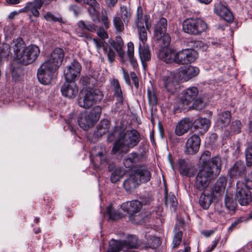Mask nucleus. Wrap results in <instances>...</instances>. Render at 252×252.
I'll use <instances>...</instances> for the list:
<instances>
[{"mask_svg": "<svg viewBox=\"0 0 252 252\" xmlns=\"http://www.w3.org/2000/svg\"><path fill=\"white\" fill-rule=\"evenodd\" d=\"M64 56V51L60 48H55L51 53L37 71V78L41 84L46 85L51 83L55 71L63 62Z\"/></svg>", "mask_w": 252, "mask_h": 252, "instance_id": "obj_1", "label": "nucleus"}, {"mask_svg": "<svg viewBox=\"0 0 252 252\" xmlns=\"http://www.w3.org/2000/svg\"><path fill=\"white\" fill-rule=\"evenodd\" d=\"M212 166H203L196 177L195 188L198 190L204 191L212 180L220 174L221 168V160L219 156H215L212 161Z\"/></svg>", "mask_w": 252, "mask_h": 252, "instance_id": "obj_2", "label": "nucleus"}, {"mask_svg": "<svg viewBox=\"0 0 252 252\" xmlns=\"http://www.w3.org/2000/svg\"><path fill=\"white\" fill-rule=\"evenodd\" d=\"M140 140V135L134 129L126 130L124 133L122 132V136L114 143L112 150L113 153H126L129 148L136 146Z\"/></svg>", "mask_w": 252, "mask_h": 252, "instance_id": "obj_3", "label": "nucleus"}, {"mask_svg": "<svg viewBox=\"0 0 252 252\" xmlns=\"http://www.w3.org/2000/svg\"><path fill=\"white\" fill-rule=\"evenodd\" d=\"M103 97L102 93L97 89H86L80 94L78 104L80 107L88 109L94 104L100 102Z\"/></svg>", "mask_w": 252, "mask_h": 252, "instance_id": "obj_4", "label": "nucleus"}, {"mask_svg": "<svg viewBox=\"0 0 252 252\" xmlns=\"http://www.w3.org/2000/svg\"><path fill=\"white\" fill-rule=\"evenodd\" d=\"M101 112V108L96 106L90 112L85 111L82 113L78 118L79 126L85 130H88L99 120Z\"/></svg>", "mask_w": 252, "mask_h": 252, "instance_id": "obj_5", "label": "nucleus"}, {"mask_svg": "<svg viewBox=\"0 0 252 252\" xmlns=\"http://www.w3.org/2000/svg\"><path fill=\"white\" fill-rule=\"evenodd\" d=\"M13 51V58L18 63L24 65L32 63L25 48V44L21 38L14 39L11 43Z\"/></svg>", "mask_w": 252, "mask_h": 252, "instance_id": "obj_6", "label": "nucleus"}, {"mask_svg": "<svg viewBox=\"0 0 252 252\" xmlns=\"http://www.w3.org/2000/svg\"><path fill=\"white\" fill-rule=\"evenodd\" d=\"M167 25V20L161 18L155 25L154 29V36L163 47H167L171 41L170 36L166 32Z\"/></svg>", "mask_w": 252, "mask_h": 252, "instance_id": "obj_7", "label": "nucleus"}, {"mask_svg": "<svg viewBox=\"0 0 252 252\" xmlns=\"http://www.w3.org/2000/svg\"><path fill=\"white\" fill-rule=\"evenodd\" d=\"M207 28V24L200 19H188L184 21L183 24V31L190 34H199Z\"/></svg>", "mask_w": 252, "mask_h": 252, "instance_id": "obj_8", "label": "nucleus"}, {"mask_svg": "<svg viewBox=\"0 0 252 252\" xmlns=\"http://www.w3.org/2000/svg\"><path fill=\"white\" fill-rule=\"evenodd\" d=\"M137 16L136 24L138 29L139 39L144 44L147 39L146 30H148L151 27V23L149 22L150 17L147 15L143 16L142 14L140 15L138 12Z\"/></svg>", "mask_w": 252, "mask_h": 252, "instance_id": "obj_9", "label": "nucleus"}, {"mask_svg": "<svg viewBox=\"0 0 252 252\" xmlns=\"http://www.w3.org/2000/svg\"><path fill=\"white\" fill-rule=\"evenodd\" d=\"M235 200L241 205H247L252 200V193L244 185L243 182L239 181L236 184Z\"/></svg>", "mask_w": 252, "mask_h": 252, "instance_id": "obj_10", "label": "nucleus"}, {"mask_svg": "<svg viewBox=\"0 0 252 252\" xmlns=\"http://www.w3.org/2000/svg\"><path fill=\"white\" fill-rule=\"evenodd\" d=\"M197 57L194 50L185 49L176 52L175 63L179 65L188 64L194 62Z\"/></svg>", "mask_w": 252, "mask_h": 252, "instance_id": "obj_11", "label": "nucleus"}, {"mask_svg": "<svg viewBox=\"0 0 252 252\" xmlns=\"http://www.w3.org/2000/svg\"><path fill=\"white\" fill-rule=\"evenodd\" d=\"M199 73V69L192 65L180 67L177 75L179 81H188L191 78L197 76Z\"/></svg>", "mask_w": 252, "mask_h": 252, "instance_id": "obj_12", "label": "nucleus"}, {"mask_svg": "<svg viewBox=\"0 0 252 252\" xmlns=\"http://www.w3.org/2000/svg\"><path fill=\"white\" fill-rule=\"evenodd\" d=\"M228 175L232 180L245 178L247 170L245 163L241 160L236 161L229 169Z\"/></svg>", "mask_w": 252, "mask_h": 252, "instance_id": "obj_13", "label": "nucleus"}, {"mask_svg": "<svg viewBox=\"0 0 252 252\" xmlns=\"http://www.w3.org/2000/svg\"><path fill=\"white\" fill-rule=\"evenodd\" d=\"M81 66L76 61H74L64 70V75L66 81H73L80 74Z\"/></svg>", "mask_w": 252, "mask_h": 252, "instance_id": "obj_14", "label": "nucleus"}, {"mask_svg": "<svg viewBox=\"0 0 252 252\" xmlns=\"http://www.w3.org/2000/svg\"><path fill=\"white\" fill-rule=\"evenodd\" d=\"M200 145V139L196 134H193L188 138L186 145L185 152L188 155H193L198 152Z\"/></svg>", "mask_w": 252, "mask_h": 252, "instance_id": "obj_15", "label": "nucleus"}, {"mask_svg": "<svg viewBox=\"0 0 252 252\" xmlns=\"http://www.w3.org/2000/svg\"><path fill=\"white\" fill-rule=\"evenodd\" d=\"M177 164L179 172L182 176L190 177L194 175L195 171L194 166L188 160L180 159Z\"/></svg>", "mask_w": 252, "mask_h": 252, "instance_id": "obj_16", "label": "nucleus"}, {"mask_svg": "<svg viewBox=\"0 0 252 252\" xmlns=\"http://www.w3.org/2000/svg\"><path fill=\"white\" fill-rule=\"evenodd\" d=\"M226 180L224 177H220L212 189L210 195L214 199H218L225 191Z\"/></svg>", "mask_w": 252, "mask_h": 252, "instance_id": "obj_17", "label": "nucleus"}, {"mask_svg": "<svg viewBox=\"0 0 252 252\" xmlns=\"http://www.w3.org/2000/svg\"><path fill=\"white\" fill-rule=\"evenodd\" d=\"M198 91L196 87H190L184 90L180 97L183 104L189 105L198 96Z\"/></svg>", "mask_w": 252, "mask_h": 252, "instance_id": "obj_18", "label": "nucleus"}, {"mask_svg": "<svg viewBox=\"0 0 252 252\" xmlns=\"http://www.w3.org/2000/svg\"><path fill=\"white\" fill-rule=\"evenodd\" d=\"M84 4L89 5L88 11L94 22L99 21V4L96 0H84Z\"/></svg>", "mask_w": 252, "mask_h": 252, "instance_id": "obj_19", "label": "nucleus"}, {"mask_svg": "<svg viewBox=\"0 0 252 252\" xmlns=\"http://www.w3.org/2000/svg\"><path fill=\"white\" fill-rule=\"evenodd\" d=\"M63 95L69 98H74L78 93V87L73 81H66L61 87Z\"/></svg>", "mask_w": 252, "mask_h": 252, "instance_id": "obj_20", "label": "nucleus"}, {"mask_svg": "<svg viewBox=\"0 0 252 252\" xmlns=\"http://www.w3.org/2000/svg\"><path fill=\"white\" fill-rule=\"evenodd\" d=\"M122 209L130 215V218L140 212L142 208V204L137 200L126 201L121 205Z\"/></svg>", "mask_w": 252, "mask_h": 252, "instance_id": "obj_21", "label": "nucleus"}, {"mask_svg": "<svg viewBox=\"0 0 252 252\" xmlns=\"http://www.w3.org/2000/svg\"><path fill=\"white\" fill-rule=\"evenodd\" d=\"M178 80L177 74L175 75L174 73H170L162 77L160 84L167 91L173 93L175 89V86Z\"/></svg>", "mask_w": 252, "mask_h": 252, "instance_id": "obj_22", "label": "nucleus"}, {"mask_svg": "<svg viewBox=\"0 0 252 252\" xmlns=\"http://www.w3.org/2000/svg\"><path fill=\"white\" fill-rule=\"evenodd\" d=\"M193 125L192 120L186 118L179 122L176 126L175 132L178 136H182L187 133Z\"/></svg>", "mask_w": 252, "mask_h": 252, "instance_id": "obj_23", "label": "nucleus"}, {"mask_svg": "<svg viewBox=\"0 0 252 252\" xmlns=\"http://www.w3.org/2000/svg\"><path fill=\"white\" fill-rule=\"evenodd\" d=\"M132 171L136 177H138L140 184L148 182L151 179V173L145 166L135 167Z\"/></svg>", "mask_w": 252, "mask_h": 252, "instance_id": "obj_24", "label": "nucleus"}, {"mask_svg": "<svg viewBox=\"0 0 252 252\" xmlns=\"http://www.w3.org/2000/svg\"><path fill=\"white\" fill-rule=\"evenodd\" d=\"M215 12L225 21L230 22L233 20V16L229 9L220 3L216 4L214 8Z\"/></svg>", "mask_w": 252, "mask_h": 252, "instance_id": "obj_25", "label": "nucleus"}, {"mask_svg": "<svg viewBox=\"0 0 252 252\" xmlns=\"http://www.w3.org/2000/svg\"><path fill=\"white\" fill-rule=\"evenodd\" d=\"M93 42L97 50L101 47L103 48L104 52L106 54L108 60L112 63L115 59V52L114 50L105 42L103 39H93Z\"/></svg>", "mask_w": 252, "mask_h": 252, "instance_id": "obj_26", "label": "nucleus"}, {"mask_svg": "<svg viewBox=\"0 0 252 252\" xmlns=\"http://www.w3.org/2000/svg\"><path fill=\"white\" fill-rule=\"evenodd\" d=\"M43 4L41 0H34L32 2H28L22 11L26 13L31 12L33 16L38 17L39 15L38 10L40 9Z\"/></svg>", "mask_w": 252, "mask_h": 252, "instance_id": "obj_27", "label": "nucleus"}, {"mask_svg": "<svg viewBox=\"0 0 252 252\" xmlns=\"http://www.w3.org/2000/svg\"><path fill=\"white\" fill-rule=\"evenodd\" d=\"M140 184V180L138 177H136L135 174L133 173V171L128 177L123 182L124 188L127 191H131L136 188Z\"/></svg>", "mask_w": 252, "mask_h": 252, "instance_id": "obj_28", "label": "nucleus"}, {"mask_svg": "<svg viewBox=\"0 0 252 252\" xmlns=\"http://www.w3.org/2000/svg\"><path fill=\"white\" fill-rule=\"evenodd\" d=\"M176 51L171 49H163L158 54V58L167 63H175Z\"/></svg>", "mask_w": 252, "mask_h": 252, "instance_id": "obj_29", "label": "nucleus"}, {"mask_svg": "<svg viewBox=\"0 0 252 252\" xmlns=\"http://www.w3.org/2000/svg\"><path fill=\"white\" fill-rule=\"evenodd\" d=\"M231 119L230 112L228 111H225L218 114L216 124L219 126L222 127L229 124Z\"/></svg>", "mask_w": 252, "mask_h": 252, "instance_id": "obj_30", "label": "nucleus"}, {"mask_svg": "<svg viewBox=\"0 0 252 252\" xmlns=\"http://www.w3.org/2000/svg\"><path fill=\"white\" fill-rule=\"evenodd\" d=\"M195 128L199 129L200 133L206 132L210 126V121L207 118H200L194 122Z\"/></svg>", "mask_w": 252, "mask_h": 252, "instance_id": "obj_31", "label": "nucleus"}, {"mask_svg": "<svg viewBox=\"0 0 252 252\" xmlns=\"http://www.w3.org/2000/svg\"><path fill=\"white\" fill-rule=\"evenodd\" d=\"M108 170L111 171L110 180L112 183H115L118 182L126 173V170L122 168H117L113 169V166L109 165Z\"/></svg>", "mask_w": 252, "mask_h": 252, "instance_id": "obj_32", "label": "nucleus"}, {"mask_svg": "<svg viewBox=\"0 0 252 252\" xmlns=\"http://www.w3.org/2000/svg\"><path fill=\"white\" fill-rule=\"evenodd\" d=\"M116 241V240H115ZM117 242L122 243L120 250H123L124 252L125 247H127L130 248H136L139 245L137 238L135 236H130L127 238V241H117Z\"/></svg>", "mask_w": 252, "mask_h": 252, "instance_id": "obj_33", "label": "nucleus"}, {"mask_svg": "<svg viewBox=\"0 0 252 252\" xmlns=\"http://www.w3.org/2000/svg\"><path fill=\"white\" fill-rule=\"evenodd\" d=\"M138 156L136 153H131L125 158L124 165L126 168L128 169H133L134 164L138 161Z\"/></svg>", "mask_w": 252, "mask_h": 252, "instance_id": "obj_34", "label": "nucleus"}, {"mask_svg": "<svg viewBox=\"0 0 252 252\" xmlns=\"http://www.w3.org/2000/svg\"><path fill=\"white\" fill-rule=\"evenodd\" d=\"M165 204L166 206L169 207L171 210L175 211L177 205V200L175 195L170 192L166 193L165 195Z\"/></svg>", "mask_w": 252, "mask_h": 252, "instance_id": "obj_35", "label": "nucleus"}, {"mask_svg": "<svg viewBox=\"0 0 252 252\" xmlns=\"http://www.w3.org/2000/svg\"><path fill=\"white\" fill-rule=\"evenodd\" d=\"M145 237L147 239V247L153 249H156L160 245V240L159 237L155 236H150L146 234Z\"/></svg>", "mask_w": 252, "mask_h": 252, "instance_id": "obj_36", "label": "nucleus"}, {"mask_svg": "<svg viewBox=\"0 0 252 252\" xmlns=\"http://www.w3.org/2000/svg\"><path fill=\"white\" fill-rule=\"evenodd\" d=\"M25 48L29 55L32 63L39 55L40 50L37 46L34 45L25 46Z\"/></svg>", "mask_w": 252, "mask_h": 252, "instance_id": "obj_37", "label": "nucleus"}, {"mask_svg": "<svg viewBox=\"0 0 252 252\" xmlns=\"http://www.w3.org/2000/svg\"><path fill=\"white\" fill-rule=\"evenodd\" d=\"M139 54L142 63L149 61L151 59V53L148 48L142 47L141 44L139 45Z\"/></svg>", "mask_w": 252, "mask_h": 252, "instance_id": "obj_38", "label": "nucleus"}, {"mask_svg": "<svg viewBox=\"0 0 252 252\" xmlns=\"http://www.w3.org/2000/svg\"><path fill=\"white\" fill-rule=\"evenodd\" d=\"M113 86L114 87V94L117 97V101L122 103L124 100V97L120 85L118 80L114 79L113 80Z\"/></svg>", "mask_w": 252, "mask_h": 252, "instance_id": "obj_39", "label": "nucleus"}, {"mask_svg": "<svg viewBox=\"0 0 252 252\" xmlns=\"http://www.w3.org/2000/svg\"><path fill=\"white\" fill-rule=\"evenodd\" d=\"M211 154L208 151H205L200 157V161L202 163V167L208 166H212V160L214 157L211 159Z\"/></svg>", "mask_w": 252, "mask_h": 252, "instance_id": "obj_40", "label": "nucleus"}, {"mask_svg": "<svg viewBox=\"0 0 252 252\" xmlns=\"http://www.w3.org/2000/svg\"><path fill=\"white\" fill-rule=\"evenodd\" d=\"M213 198L210 195L202 193L200 196L199 204L204 209H207L210 206Z\"/></svg>", "mask_w": 252, "mask_h": 252, "instance_id": "obj_41", "label": "nucleus"}, {"mask_svg": "<svg viewBox=\"0 0 252 252\" xmlns=\"http://www.w3.org/2000/svg\"><path fill=\"white\" fill-rule=\"evenodd\" d=\"M109 122L107 120H101L97 127V135L101 136L106 133L109 128Z\"/></svg>", "mask_w": 252, "mask_h": 252, "instance_id": "obj_42", "label": "nucleus"}, {"mask_svg": "<svg viewBox=\"0 0 252 252\" xmlns=\"http://www.w3.org/2000/svg\"><path fill=\"white\" fill-rule=\"evenodd\" d=\"M123 20L118 16H115L113 19V24L116 32L121 33L123 32L125 29V26Z\"/></svg>", "mask_w": 252, "mask_h": 252, "instance_id": "obj_43", "label": "nucleus"}, {"mask_svg": "<svg viewBox=\"0 0 252 252\" xmlns=\"http://www.w3.org/2000/svg\"><path fill=\"white\" fill-rule=\"evenodd\" d=\"M97 148H100V151L98 152L96 155L95 159L100 161L101 165L105 164L107 163V159L106 154L108 151L106 150L104 146H101L100 147H98Z\"/></svg>", "mask_w": 252, "mask_h": 252, "instance_id": "obj_44", "label": "nucleus"}, {"mask_svg": "<svg viewBox=\"0 0 252 252\" xmlns=\"http://www.w3.org/2000/svg\"><path fill=\"white\" fill-rule=\"evenodd\" d=\"M225 205L228 210H234L236 207L235 200L233 198V194L227 192L225 198Z\"/></svg>", "mask_w": 252, "mask_h": 252, "instance_id": "obj_45", "label": "nucleus"}, {"mask_svg": "<svg viewBox=\"0 0 252 252\" xmlns=\"http://www.w3.org/2000/svg\"><path fill=\"white\" fill-rule=\"evenodd\" d=\"M175 234L172 242V248H177L182 240L183 233L182 231L179 230L178 226L176 225L174 228Z\"/></svg>", "mask_w": 252, "mask_h": 252, "instance_id": "obj_46", "label": "nucleus"}, {"mask_svg": "<svg viewBox=\"0 0 252 252\" xmlns=\"http://www.w3.org/2000/svg\"><path fill=\"white\" fill-rule=\"evenodd\" d=\"M123 46L124 42L122 38L120 36H117L116 41L113 43V47L121 57H123L124 55V52L123 51Z\"/></svg>", "mask_w": 252, "mask_h": 252, "instance_id": "obj_47", "label": "nucleus"}, {"mask_svg": "<svg viewBox=\"0 0 252 252\" xmlns=\"http://www.w3.org/2000/svg\"><path fill=\"white\" fill-rule=\"evenodd\" d=\"M106 213L109 219L113 220H118L122 217V215L115 210L112 206L107 207Z\"/></svg>", "mask_w": 252, "mask_h": 252, "instance_id": "obj_48", "label": "nucleus"}, {"mask_svg": "<svg viewBox=\"0 0 252 252\" xmlns=\"http://www.w3.org/2000/svg\"><path fill=\"white\" fill-rule=\"evenodd\" d=\"M242 126L240 121L235 120L233 121L230 126V132L234 134L240 133Z\"/></svg>", "mask_w": 252, "mask_h": 252, "instance_id": "obj_49", "label": "nucleus"}, {"mask_svg": "<svg viewBox=\"0 0 252 252\" xmlns=\"http://www.w3.org/2000/svg\"><path fill=\"white\" fill-rule=\"evenodd\" d=\"M120 16L124 22L127 23L131 16L130 11L126 6H123L120 8Z\"/></svg>", "mask_w": 252, "mask_h": 252, "instance_id": "obj_50", "label": "nucleus"}, {"mask_svg": "<svg viewBox=\"0 0 252 252\" xmlns=\"http://www.w3.org/2000/svg\"><path fill=\"white\" fill-rule=\"evenodd\" d=\"M247 165L250 167L252 165V140L249 143L248 146L245 151Z\"/></svg>", "mask_w": 252, "mask_h": 252, "instance_id": "obj_51", "label": "nucleus"}, {"mask_svg": "<svg viewBox=\"0 0 252 252\" xmlns=\"http://www.w3.org/2000/svg\"><path fill=\"white\" fill-rule=\"evenodd\" d=\"M122 243L112 240L109 242V247L107 252H119Z\"/></svg>", "mask_w": 252, "mask_h": 252, "instance_id": "obj_52", "label": "nucleus"}, {"mask_svg": "<svg viewBox=\"0 0 252 252\" xmlns=\"http://www.w3.org/2000/svg\"><path fill=\"white\" fill-rule=\"evenodd\" d=\"M78 27L82 30H87L90 32H93L95 29L94 24L90 23L89 22H85L83 21H79L77 24Z\"/></svg>", "mask_w": 252, "mask_h": 252, "instance_id": "obj_53", "label": "nucleus"}, {"mask_svg": "<svg viewBox=\"0 0 252 252\" xmlns=\"http://www.w3.org/2000/svg\"><path fill=\"white\" fill-rule=\"evenodd\" d=\"M121 136H122V130L121 129L117 127L113 132L109 134L107 140L109 142H111L116 138H118L119 139Z\"/></svg>", "mask_w": 252, "mask_h": 252, "instance_id": "obj_54", "label": "nucleus"}, {"mask_svg": "<svg viewBox=\"0 0 252 252\" xmlns=\"http://www.w3.org/2000/svg\"><path fill=\"white\" fill-rule=\"evenodd\" d=\"M22 73L21 68L13 67L11 70L12 80L15 82L19 81L21 77Z\"/></svg>", "mask_w": 252, "mask_h": 252, "instance_id": "obj_55", "label": "nucleus"}, {"mask_svg": "<svg viewBox=\"0 0 252 252\" xmlns=\"http://www.w3.org/2000/svg\"><path fill=\"white\" fill-rule=\"evenodd\" d=\"M192 107L196 110H201L205 107V103L201 98L197 96L192 102Z\"/></svg>", "mask_w": 252, "mask_h": 252, "instance_id": "obj_56", "label": "nucleus"}, {"mask_svg": "<svg viewBox=\"0 0 252 252\" xmlns=\"http://www.w3.org/2000/svg\"><path fill=\"white\" fill-rule=\"evenodd\" d=\"M148 97L149 103L153 105H155L157 103V99L155 93L153 91H148Z\"/></svg>", "mask_w": 252, "mask_h": 252, "instance_id": "obj_57", "label": "nucleus"}, {"mask_svg": "<svg viewBox=\"0 0 252 252\" xmlns=\"http://www.w3.org/2000/svg\"><path fill=\"white\" fill-rule=\"evenodd\" d=\"M193 47L197 50L205 51L208 48V45L201 41H195L194 42Z\"/></svg>", "mask_w": 252, "mask_h": 252, "instance_id": "obj_58", "label": "nucleus"}, {"mask_svg": "<svg viewBox=\"0 0 252 252\" xmlns=\"http://www.w3.org/2000/svg\"><path fill=\"white\" fill-rule=\"evenodd\" d=\"M44 18L47 21H58L60 22H61L62 21V19L61 17H56L50 12H47L44 15Z\"/></svg>", "mask_w": 252, "mask_h": 252, "instance_id": "obj_59", "label": "nucleus"}, {"mask_svg": "<svg viewBox=\"0 0 252 252\" xmlns=\"http://www.w3.org/2000/svg\"><path fill=\"white\" fill-rule=\"evenodd\" d=\"M134 55V44L132 42H129L127 44V56L132 57Z\"/></svg>", "mask_w": 252, "mask_h": 252, "instance_id": "obj_60", "label": "nucleus"}, {"mask_svg": "<svg viewBox=\"0 0 252 252\" xmlns=\"http://www.w3.org/2000/svg\"><path fill=\"white\" fill-rule=\"evenodd\" d=\"M121 69L123 72V77L125 80L126 83L127 85H129L130 84V80L128 73L123 67H122Z\"/></svg>", "mask_w": 252, "mask_h": 252, "instance_id": "obj_61", "label": "nucleus"}, {"mask_svg": "<svg viewBox=\"0 0 252 252\" xmlns=\"http://www.w3.org/2000/svg\"><path fill=\"white\" fill-rule=\"evenodd\" d=\"M130 77L134 84L136 88H138L139 86L138 79L134 72H131L130 73Z\"/></svg>", "mask_w": 252, "mask_h": 252, "instance_id": "obj_62", "label": "nucleus"}, {"mask_svg": "<svg viewBox=\"0 0 252 252\" xmlns=\"http://www.w3.org/2000/svg\"><path fill=\"white\" fill-rule=\"evenodd\" d=\"M97 34L101 38V39L103 40L105 38H108V34L107 32L103 29H99L97 32Z\"/></svg>", "mask_w": 252, "mask_h": 252, "instance_id": "obj_63", "label": "nucleus"}, {"mask_svg": "<svg viewBox=\"0 0 252 252\" xmlns=\"http://www.w3.org/2000/svg\"><path fill=\"white\" fill-rule=\"evenodd\" d=\"M70 10L72 11L75 16H77L80 12V8L76 5H72L70 7Z\"/></svg>", "mask_w": 252, "mask_h": 252, "instance_id": "obj_64", "label": "nucleus"}]
</instances>
